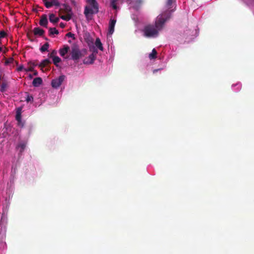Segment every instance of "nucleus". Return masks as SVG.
Masks as SVG:
<instances>
[{
    "instance_id": "nucleus-19",
    "label": "nucleus",
    "mask_w": 254,
    "mask_h": 254,
    "mask_svg": "<svg viewBox=\"0 0 254 254\" xmlns=\"http://www.w3.org/2000/svg\"><path fill=\"white\" fill-rule=\"evenodd\" d=\"M7 87V84L5 82H3L1 84H0V91L2 92H4Z\"/></svg>"
},
{
    "instance_id": "nucleus-31",
    "label": "nucleus",
    "mask_w": 254,
    "mask_h": 254,
    "mask_svg": "<svg viewBox=\"0 0 254 254\" xmlns=\"http://www.w3.org/2000/svg\"><path fill=\"white\" fill-rule=\"evenodd\" d=\"M56 54V52L55 51H53L52 53H51L50 55V57L52 58L53 59V57H55V55Z\"/></svg>"
},
{
    "instance_id": "nucleus-21",
    "label": "nucleus",
    "mask_w": 254,
    "mask_h": 254,
    "mask_svg": "<svg viewBox=\"0 0 254 254\" xmlns=\"http://www.w3.org/2000/svg\"><path fill=\"white\" fill-rule=\"evenodd\" d=\"M53 63L56 66H58V64L61 62V60L59 57L56 56V57H53Z\"/></svg>"
},
{
    "instance_id": "nucleus-2",
    "label": "nucleus",
    "mask_w": 254,
    "mask_h": 254,
    "mask_svg": "<svg viewBox=\"0 0 254 254\" xmlns=\"http://www.w3.org/2000/svg\"><path fill=\"white\" fill-rule=\"evenodd\" d=\"M89 6L85 7L84 14L86 18H89L90 15L97 13L99 11L98 4L96 0H87Z\"/></svg>"
},
{
    "instance_id": "nucleus-38",
    "label": "nucleus",
    "mask_w": 254,
    "mask_h": 254,
    "mask_svg": "<svg viewBox=\"0 0 254 254\" xmlns=\"http://www.w3.org/2000/svg\"><path fill=\"white\" fill-rule=\"evenodd\" d=\"M2 51V48L0 47V52Z\"/></svg>"
},
{
    "instance_id": "nucleus-7",
    "label": "nucleus",
    "mask_w": 254,
    "mask_h": 254,
    "mask_svg": "<svg viewBox=\"0 0 254 254\" xmlns=\"http://www.w3.org/2000/svg\"><path fill=\"white\" fill-rule=\"evenodd\" d=\"M48 23V21L47 15H46V14L42 15V16H41V19L39 21L40 25L42 26L47 28Z\"/></svg>"
},
{
    "instance_id": "nucleus-26",
    "label": "nucleus",
    "mask_w": 254,
    "mask_h": 254,
    "mask_svg": "<svg viewBox=\"0 0 254 254\" xmlns=\"http://www.w3.org/2000/svg\"><path fill=\"white\" fill-rule=\"evenodd\" d=\"M16 120L18 122H21V113L20 112H17L15 116Z\"/></svg>"
},
{
    "instance_id": "nucleus-23",
    "label": "nucleus",
    "mask_w": 254,
    "mask_h": 254,
    "mask_svg": "<svg viewBox=\"0 0 254 254\" xmlns=\"http://www.w3.org/2000/svg\"><path fill=\"white\" fill-rule=\"evenodd\" d=\"M26 94L27 95L26 99H25L26 101L27 102L33 101V97L31 95H30L27 92H26Z\"/></svg>"
},
{
    "instance_id": "nucleus-11",
    "label": "nucleus",
    "mask_w": 254,
    "mask_h": 254,
    "mask_svg": "<svg viewBox=\"0 0 254 254\" xmlns=\"http://www.w3.org/2000/svg\"><path fill=\"white\" fill-rule=\"evenodd\" d=\"M42 83V79L41 77H36L34 78L32 82V84L34 87H38Z\"/></svg>"
},
{
    "instance_id": "nucleus-22",
    "label": "nucleus",
    "mask_w": 254,
    "mask_h": 254,
    "mask_svg": "<svg viewBox=\"0 0 254 254\" xmlns=\"http://www.w3.org/2000/svg\"><path fill=\"white\" fill-rule=\"evenodd\" d=\"M60 17L63 20L68 21L71 19V16L69 13H67L66 15L61 16Z\"/></svg>"
},
{
    "instance_id": "nucleus-36",
    "label": "nucleus",
    "mask_w": 254,
    "mask_h": 254,
    "mask_svg": "<svg viewBox=\"0 0 254 254\" xmlns=\"http://www.w3.org/2000/svg\"><path fill=\"white\" fill-rule=\"evenodd\" d=\"M38 74V72L37 71H34V75H37Z\"/></svg>"
},
{
    "instance_id": "nucleus-6",
    "label": "nucleus",
    "mask_w": 254,
    "mask_h": 254,
    "mask_svg": "<svg viewBox=\"0 0 254 254\" xmlns=\"http://www.w3.org/2000/svg\"><path fill=\"white\" fill-rule=\"evenodd\" d=\"M95 55L92 53L87 58H86L84 60V64H92L95 60Z\"/></svg>"
},
{
    "instance_id": "nucleus-9",
    "label": "nucleus",
    "mask_w": 254,
    "mask_h": 254,
    "mask_svg": "<svg viewBox=\"0 0 254 254\" xmlns=\"http://www.w3.org/2000/svg\"><path fill=\"white\" fill-rule=\"evenodd\" d=\"M33 33L35 35L42 36L45 33V31L39 27H35L33 29Z\"/></svg>"
},
{
    "instance_id": "nucleus-33",
    "label": "nucleus",
    "mask_w": 254,
    "mask_h": 254,
    "mask_svg": "<svg viewBox=\"0 0 254 254\" xmlns=\"http://www.w3.org/2000/svg\"><path fill=\"white\" fill-rule=\"evenodd\" d=\"M65 24L63 22H61L60 24V26L62 28H64L65 27Z\"/></svg>"
},
{
    "instance_id": "nucleus-37",
    "label": "nucleus",
    "mask_w": 254,
    "mask_h": 254,
    "mask_svg": "<svg viewBox=\"0 0 254 254\" xmlns=\"http://www.w3.org/2000/svg\"><path fill=\"white\" fill-rule=\"evenodd\" d=\"M29 77H30V78H31H31H32V75L31 74H30V75H29Z\"/></svg>"
},
{
    "instance_id": "nucleus-8",
    "label": "nucleus",
    "mask_w": 254,
    "mask_h": 254,
    "mask_svg": "<svg viewBox=\"0 0 254 254\" xmlns=\"http://www.w3.org/2000/svg\"><path fill=\"white\" fill-rule=\"evenodd\" d=\"M71 58L73 60H77L79 59L80 53L77 50L73 49L71 52Z\"/></svg>"
},
{
    "instance_id": "nucleus-28",
    "label": "nucleus",
    "mask_w": 254,
    "mask_h": 254,
    "mask_svg": "<svg viewBox=\"0 0 254 254\" xmlns=\"http://www.w3.org/2000/svg\"><path fill=\"white\" fill-rule=\"evenodd\" d=\"M64 8H65V11L68 13L69 12H70L71 11V8L69 7V6L66 5V4H64Z\"/></svg>"
},
{
    "instance_id": "nucleus-24",
    "label": "nucleus",
    "mask_w": 254,
    "mask_h": 254,
    "mask_svg": "<svg viewBox=\"0 0 254 254\" xmlns=\"http://www.w3.org/2000/svg\"><path fill=\"white\" fill-rule=\"evenodd\" d=\"M111 6L114 9H117V6L116 3V0H111Z\"/></svg>"
},
{
    "instance_id": "nucleus-12",
    "label": "nucleus",
    "mask_w": 254,
    "mask_h": 254,
    "mask_svg": "<svg viewBox=\"0 0 254 254\" xmlns=\"http://www.w3.org/2000/svg\"><path fill=\"white\" fill-rule=\"evenodd\" d=\"M49 20L53 24H56L59 22V18L56 17L54 14L52 13L49 15Z\"/></svg>"
},
{
    "instance_id": "nucleus-34",
    "label": "nucleus",
    "mask_w": 254,
    "mask_h": 254,
    "mask_svg": "<svg viewBox=\"0 0 254 254\" xmlns=\"http://www.w3.org/2000/svg\"><path fill=\"white\" fill-rule=\"evenodd\" d=\"M23 67L22 65H20L19 66L18 68H17V71H21L23 69Z\"/></svg>"
},
{
    "instance_id": "nucleus-15",
    "label": "nucleus",
    "mask_w": 254,
    "mask_h": 254,
    "mask_svg": "<svg viewBox=\"0 0 254 254\" xmlns=\"http://www.w3.org/2000/svg\"><path fill=\"white\" fill-rule=\"evenodd\" d=\"M51 61L48 59L44 60L39 65V66L41 67V69L46 67L48 64H51Z\"/></svg>"
},
{
    "instance_id": "nucleus-18",
    "label": "nucleus",
    "mask_w": 254,
    "mask_h": 254,
    "mask_svg": "<svg viewBox=\"0 0 254 254\" xmlns=\"http://www.w3.org/2000/svg\"><path fill=\"white\" fill-rule=\"evenodd\" d=\"M157 51L155 49H153L152 51V52L149 54V58L150 60L155 59L157 57Z\"/></svg>"
},
{
    "instance_id": "nucleus-5",
    "label": "nucleus",
    "mask_w": 254,
    "mask_h": 254,
    "mask_svg": "<svg viewBox=\"0 0 254 254\" xmlns=\"http://www.w3.org/2000/svg\"><path fill=\"white\" fill-rule=\"evenodd\" d=\"M116 23V20L115 19H111L110 22H109V29H108V34L109 35H112L113 33L114 32V28L115 26Z\"/></svg>"
},
{
    "instance_id": "nucleus-35",
    "label": "nucleus",
    "mask_w": 254,
    "mask_h": 254,
    "mask_svg": "<svg viewBox=\"0 0 254 254\" xmlns=\"http://www.w3.org/2000/svg\"><path fill=\"white\" fill-rule=\"evenodd\" d=\"M27 37H28L29 38H30V37H31V36L32 35V33H30V32H28V33H27Z\"/></svg>"
},
{
    "instance_id": "nucleus-17",
    "label": "nucleus",
    "mask_w": 254,
    "mask_h": 254,
    "mask_svg": "<svg viewBox=\"0 0 254 254\" xmlns=\"http://www.w3.org/2000/svg\"><path fill=\"white\" fill-rule=\"evenodd\" d=\"M49 32L50 36H52L54 34L58 35L59 34V31L56 28H50L49 29Z\"/></svg>"
},
{
    "instance_id": "nucleus-3",
    "label": "nucleus",
    "mask_w": 254,
    "mask_h": 254,
    "mask_svg": "<svg viewBox=\"0 0 254 254\" xmlns=\"http://www.w3.org/2000/svg\"><path fill=\"white\" fill-rule=\"evenodd\" d=\"M65 76L64 75L60 76L58 78L54 79L52 80L51 85L53 88H58L64 80Z\"/></svg>"
},
{
    "instance_id": "nucleus-27",
    "label": "nucleus",
    "mask_w": 254,
    "mask_h": 254,
    "mask_svg": "<svg viewBox=\"0 0 254 254\" xmlns=\"http://www.w3.org/2000/svg\"><path fill=\"white\" fill-rule=\"evenodd\" d=\"M6 36V33L3 31H0V44L1 43V39L4 38Z\"/></svg>"
},
{
    "instance_id": "nucleus-10",
    "label": "nucleus",
    "mask_w": 254,
    "mask_h": 254,
    "mask_svg": "<svg viewBox=\"0 0 254 254\" xmlns=\"http://www.w3.org/2000/svg\"><path fill=\"white\" fill-rule=\"evenodd\" d=\"M176 0H167L166 2V7L168 9L167 10L165 11L164 12L166 11H169L170 12V16H171V13L174 11V10H169L170 8H172L171 5H172L173 3Z\"/></svg>"
},
{
    "instance_id": "nucleus-29",
    "label": "nucleus",
    "mask_w": 254,
    "mask_h": 254,
    "mask_svg": "<svg viewBox=\"0 0 254 254\" xmlns=\"http://www.w3.org/2000/svg\"><path fill=\"white\" fill-rule=\"evenodd\" d=\"M66 36L68 37L74 38V35L71 32H68L66 34Z\"/></svg>"
},
{
    "instance_id": "nucleus-14",
    "label": "nucleus",
    "mask_w": 254,
    "mask_h": 254,
    "mask_svg": "<svg viewBox=\"0 0 254 254\" xmlns=\"http://www.w3.org/2000/svg\"><path fill=\"white\" fill-rule=\"evenodd\" d=\"M69 50V48L68 46H64V48L60 50L59 53L61 56L64 57L67 53Z\"/></svg>"
},
{
    "instance_id": "nucleus-13",
    "label": "nucleus",
    "mask_w": 254,
    "mask_h": 254,
    "mask_svg": "<svg viewBox=\"0 0 254 254\" xmlns=\"http://www.w3.org/2000/svg\"><path fill=\"white\" fill-rule=\"evenodd\" d=\"M95 45L97 48H98L100 51H103L104 50L102 44L101 42L100 39L99 38H96Z\"/></svg>"
},
{
    "instance_id": "nucleus-25",
    "label": "nucleus",
    "mask_w": 254,
    "mask_h": 254,
    "mask_svg": "<svg viewBox=\"0 0 254 254\" xmlns=\"http://www.w3.org/2000/svg\"><path fill=\"white\" fill-rule=\"evenodd\" d=\"M14 59L13 58H9L7 59H6L5 61V64L7 65L10 64H11L13 62Z\"/></svg>"
},
{
    "instance_id": "nucleus-30",
    "label": "nucleus",
    "mask_w": 254,
    "mask_h": 254,
    "mask_svg": "<svg viewBox=\"0 0 254 254\" xmlns=\"http://www.w3.org/2000/svg\"><path fill=\"white\" fill-rule=\"evenodd\" d=\"M29 64L32 66H36L38 64L37 62H29Z\"/></svg>"
},
{
    "instance_id": "nucleus-1",
    "label": "nucleus",
    "mask_w": 254,
    "mask_h": 254,
    "mask_svg": "<svg viewBox=\"0 0 254 254\" xmlns=\"http://www.w3.org/2000/svg\"><path fill=\"white\" fill-rule=\"evenodd\" d=\"M170 18V12L166 11L160 14L157 17L155 26L153 25H147L143 29L144 35L146 37H156L158 34V31L160 30L165 22Z\"/></svg>"
},
{
    "instance_id": "nucleus-32",
    "label": "nucleus",
    "mask_w": 254,
    "mask_h": 254,
    "mask_svg": "<svg viewBox=\"0 0 254 254\" xmlns=\"http://www.w3.org/2000/svg\"><path fill=\"white\" fill-rule=\"evenodd\" d=\"M26 71H34L33 67L31 66H30L28 68V69H26Z\"/></svg>"
},
{
    "instance_id": "nucleus-16",
    "label": "nucleus",
    "mask_w": 254,
    "mask_h": 254,
    "mask_svg": "<svg viewBox=\"0 0 254 254\" xmlns=\"http://www.w3.org/2000/svg\"><path fill=\"white\" fill-rule=\"evenodd\" d=\"M26 146V143L25 142H20L17 146V148H20V152L21 153L23 152Z\"/></svg>"
},
{
    "instance_id": "nucleus-39",
    "label": "nucleus",
    "mask_w": 254,
    "mask_h": 254,
    "mask_svg": "<svg viewBox=\"0 0 254 254\" xmlns=\"http://www.w3.org/2000/svg\"><path fill=\"white\" fill-rule=\"evenodd\" d=\"M157 70H154V72L155 71H157Z\"/></svg>"
},
{
    "instance_id": "nucleus-4",
    "label": "nucleus",
    "mask_w": 254,
    "mask_h": 254,
    "mask_svg": "<svg viewBox=\"0 0 254 254\" xmlns=\"http://www.w3.org/2000/svg\"><path fill=\"white\" fill-rule=\"evenodd\" d=\"M43 1L47 8H49L53 6H59L61 4L58 0H43Z\"/></svg>"
},
{
    "instance_id": "nucleus-20",
    "label": "nucleus",
    "mask_w": 254,
    "mask_h": 254,
    "mask_svg": "<svg viewBox=\"0 0 254 254\" xmlns=\"http://www.w3.org/2000/svg\"><path fill=\"white\" fill-rule=\"evenodd\" d=\"M49 47V43H46L40 48V50L42 52H44L48 51Z\"/></svg>"
}]
</instances>
